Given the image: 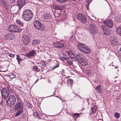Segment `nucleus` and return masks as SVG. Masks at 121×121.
Segmentation results:
<instances>
[{
	"label": "nucleus",
	"mask_w": 121,
	"mask_h": 121,
	"mask_svg": "<svg viewBox=\"0 0 121 121\" xmlns=\"http://www.w3.org/2000/svg\"><path fill=\"white\" fill-rule=\"evenodd\" d=\"M40 41L39 40H34L32 42V43L33 45H38L40 43Z\"/></svg>",
	"instance_id": "a878e982"
},
{
	"label": "nucleus",
	"mask_w": 121,
	"mask_h": 121,
	"mask_svg": "<svg viewBox=\"0 0 121 121\" xmlns=\"http://www.w3.org/2000/svg\"><path fill=\"white\" fill-rule=\"evenodd\" d=\"M18 58L17 57V58H16V59L17 60V61H18V64H20V60H18L17 59Z\"/></svg>",
	"instance_id": "8fccbe9b"
},
{
	"label": "nucleus",
	"mask_w": 121,
	"mask_h": 121,
	"mask_svg": "<svg viewBox=\"0 0 121 121\" xmlns=\"http://www.w3.org/2000/svg\"><path fill=\"white\" fill-rule=\"evenodd\" d=\"M120 51H121V49L120 48Z\"/></svg>",
	"instance_id": "e2e57ef3"
},
{
	"label": "nucleus",
	"mask_w": 121,
	"mask_h": 121,
	"mask_svg": "<svg viewBox=\"0 0 121 121\" xmlns=\"http://www.w3.org/2000/svg\"><path fill=\"white\" fill-rule=\"evenodd\" d=\"M60 16V14L58 13H56L55 14V17H58Z\"/></svg>",
	"instance_id": "58836bf2"
},
{
	"label": "nucleus",
	"mask_w": 121,
	"mask_h": 121,
	"mask_svg": "<svg viewBox=\"0 0 121 121\" xmlns=\"http://www.w3.org/2000/svg\"><path fill=\"white\" fill-rule=\"evenodd\" d=\"M60 99H61V98H60Z\"/></svg>",
	"instance_id": "774afa93"
},
{
	"label": "nucleus",
	"mask_w": 121,
	"mask_h": 121,
	"mask_svg": "<svg viewBox=\"0 0 121 121\" xmlns=\"http://www.w3.org/2000/svg\"><path fill=\"white\" fill-rule=\"evenodd\" d=\"M11 2L12 3H14L15 1L16 0H10Z\"/></svg>",
	"instance_id": "de8ad7c7"
},
{
	"label": "nucleus",
	"mask_w": 121,
	"mask_h": 121,
	"mask_svg": "<svg viewBox=\"0 0 121 121\" xmlns=\"http://www.w3.org/2000/svg\"><path fill=\"white\" fill-rule=\"evenodd\" d=\"M80 97V98H81V97Z\"/></svg>",
	"instance_id": "338daca9"
},
{
	"label": "nucleus",
	"mask_w": 121,
	"mask_h": 121,
	"mask_svg": "<svg viewBox=\"0 0 121 121\" xmlns=\"http://www.w3.org/2000/svg\"><path fill=\"white\" fill-rule=\"evenodd\" d=\"M78 114L75 113L73 115V117H74L76 118L78 117Z\"/></svg>",
	"instance_id": "79ce46f5"
},
{
	"label": "nucleus",
	"mask_w": 121,
	"mask_h": 121,
	"mask_svg": "<svg viewBox=\"0 0 121 121\" xmlns=\"http://www.w3.org/2000/svg\"><path fill=\"white\" fill-rule=\"evenodd\" d=\"M16 102V98L15 96L13 95L9 96L6 101L8 105L10 107L13 106Z\"/></svg>",
	"instance_id": "20e7f679"
},
{
	"label": "nucleus",
	"mask_w": 121,
	"mask_h": 121,
	"mask_svg": "<svg viewBox=\"0 0 121 121\" xmlns=\"http://www.w3.org/2000/svg\"><path fill=\"white\" fill-rule=\"evenodd\" d=\"M8 29L10 31L19 32L21 31L20 27L15 25H11L8 26Z\"/></svg>",
	"instance_id": "0eeeda50"
},
{
	"label": "nucleus",
	"mask_w": 121,
	"mask_h": 121,
	"mask_svg": "<svg viewBox=\"0 0 121 121\" xmlns=\"http://www.w3.org/2000/svg\"><path fill=\"white\" fill-rule=\"evenodd\" d=\"M78 48L81 51L86 54H89L91 50L87 46H77Z\"/></svg>",
	"instance_id": "6e6552de"
},
{
	"label": "nucleus",
	"mask_w": 121,
	"mask_h": 121,
	"mask_svg": "<svg viewBox=\"0 0 121 121\" xmlns=\"http://www.w3.org/2000/svg\"><path fill=\"white\" fill-rule=\"evenodd\" d=\"M21 8L17 5H14L11 7V11L13 14H16L17 12Z\"/></svg>",
	"instance_id": "f8f14e48"
},
{
	"label": "nucleus",
	"mask_w": 121,
	"mask_h": 121,
	"mask_svg": "<svg viewBox=\"0 0 121 121\" xmlns=\"http://www.w3.org/2000/svg\"><path fill=\"white\" fill-rule=\"evenodd\" d=\"M114 116L117 119L119 118L120 117V114L117 112H116L114 114Z\"/></svg>",
	"instance_id": "2f4dec72"
},
{
	"label": "nucleus",
	"mask_w": 121,
	"mask_h": 121,
	"mask_svg": "<svg viewBox=\"0 0 121 121\" xmlns=\"http://www.w3.org/2000/svg\"><path fill=\"white\" fill-rule=\"evenodd\" d=\"M25 104H26V106L29 108H31L32 107V104L29 103L28 101H26Z\"/></svg>",
	"instance_id": "7c9ffc66"
},
{
	"label": "nucleus",
	"mask_w": 121,
	"mask_h": 121,
	"mask_svg": "<svg viewBox=\"0 0 121 121\" xmlns=\"http://www.w3.org/2000/svg\"><path fill=\"white\" fill-rule=\"evenodd\" d=\"M91 110L92 113L95 112L97 110V107L96 106L93 105L91 108Z\"/></svg>",
	"instance_id": "cd10ccee"
},
{
	"label": "nucleus",
	"mask_w": 121,
	"mask_h": 121,
	"mask_svg": "<svg viewBox=\"0 0 121 121\" xmlns=\"http://www.w3.org/2000/svg\"><path fill=\"white\" fill-rule=\"evenodd\" d=\"M18 110L15 114L16 116H17L20 115L23 112V110L22 109H20Z\"/></svg>",
	"instance_id": "4be33fe9"
},
{
	"label": "nucleus",
	"mask_w": 121,
	"mask_h": 121,
	"mask_svg": "<svg viewBox=\"0 0 121 121\" xmlns=\"http://www.w3.org/2000/svg\"><path fill=\"white\" fill-rule=\"evenodd\" d=\"M73 55L71 52L70 51L67 52V54L62 55V56H60V57L62 60H66L69 64L72 65L73 64V59L76 60L74 56H73Z\"/></svg>",
	"instance_id": "f257e3e1"
},
{
	"label": "nucleus",
	"mask_w": 121,
	"mask_h": 121,
	"mask_svg": "<svg viewBox=\"0 0 121 121\" xmlns=\"http://www.w3.org/2000/svg\"><path fill=\"white\" fill-rule=\"evenodd\" d=\"M26 3L25 0H18L17 2V5L21 8Z\"/></svg>",
	"instance_id": "f3484780"
},
{
	"label": "nucleus",
	"mask_w": 121,
	"mask_h": 121,
	"mask_svg": "<svg viewBox=\"0 0 121 121\" xmlns=\"http://www.w3.org/2000/svg\"><path fill=\"white\" fill-rule=\"evenodd\" d=\"M40 64L41 65L44 66H45V62L44 61H43L41 62H40Z\"/></svg>",
	"instance_id": "37998d69"
},
{
	"label": "nucleus",
	"mask_w": 121,
	"mask_h": 121,
	"mask_svg": "<svg viewBox=\"0 0 121 121\" xmlns=\"http://www.w3.org/2000/svg\"><path fill=\"white\" fill-rule=\"evenodd\" d=\"M65 80H67V83L68 85H69L71 86L73 83V81L70 78H65Z\"/></svg>",
	"instance_id": "aec40b11"
},
{
	"label": "nucleus",
	"mask_w": 121,
	"mask_h": 121,
	"mask_svg": "<svg viewBox=\"0 0 121 121\" xmlns=\"http://www.w3.org/2000/svg\"><path fill=\"white\" fill-rule=\"evenodd\" d=\"M38 79H37V80L35 81V83L36 82H37V81H38Z\"/></svg>",
	"instance_id": "bf43d9fd"
},
{
	"label": "nucleus",
	"mask_w": 121,
	"mask_h": 121,
	"mask_svg": "<svg viewBox=\"0 0 121 121\" xmlns=\"http://www.w3.org/2000/svg\"><path fill=\"white\" fill-rule=\"evenodd\" d=\"M1 92L3 98L4 99L7 98L9 93V91L8 87L3 88Z\"/></svg>",
	"instance_id": "423d86ee"
},
{
	"label": "nucleus",
	"mask_w": 121,
	"mask_h": 121,
	"mask_svg": "<svg viewBox=\"0 0 121 121\" xmlns=\"http://www.w3.org/2000/svg\"><path fill=\"white\" fill-rule=\"evenodd\" d=\"M65 72V70L64 69H62L61 71H60V72H61V73H64Z\"/></svg>",
	"instance_id": "603ef678"
},
{
	"label": "nucleus",
	"mask_w": 121,
	"mask_h": 121,
	"mask_svg": "<svg viewBox=\"0 0 121 121\" xmlns=\"http://www.w3.org/2000/svg\"><path fill=\"white\" fill-rule=\"evenodd\" d=\"M40 114L38 113V112L36 111L34 112L33 115L34 117L39 118V115Z\"/></svg>",
	"instance_id": "bb28decb"
},
{
	"label": "nucleus",
	"mask_w": 121,
	"mask_h": 121,
	"mask_svg": "<svg viewBox=\"0 0 121 121\" xmlns=\"http://www.w3.org/2000/svg\"><path fill=\"white\" fill-rule=\"evenodd\" d=\"M73 95H74V96H77V95H78L77 94H76L74 92H73Z\"/></svg>",
	"instance_id": "6e6d98bb"
},
{
	"label": "nucleus",
	"mask_w": 121,
	"mask_h": 121,
	"mask_svg": "<svg viewBox=\"0 0 121 121\" xmlns=\"http://www.w3.org/2000/svg\"><path fill=\"white\" fill-rule=\"evenodd\" d=\"M23 107L22 100L18 96H17V102L14 106V109L16 110L22 109Z\"/></svg>",
	"instance_id": "7ed1b4c3"
},
{
	"label": "nucleus",
	"mask_w": 121,
	"mask_h": 121,
	"mask_svg": "<svg viewBox=\"0 0 121 121\" xmlns=\"http://www.w3.org/2000/svg\"><path fill=\"white\" fill-rule=\"evenodd\" d=\"M46 115L45 114H40L39 115V119H43L44 118L46 117Z\"/></svg>",
	"instance_id": "c9c22d12"
},
{
	"label": "nucleus",
	"mask_w": 121,
	"mask_h": 121,
	"mask_svg": "<svg viewBox=\"0 0 121 121\" xmlns=\"http://www.w3.org/2000/svg\"><path fill=\"white\" fill-rule=\"evenodd\" d=\"M73 56H74L75 58L77 59L75 61H76L77 60L79 63V62H81V61L84 58V56L81 54L77 55H76V56L73 55Z\"/></svg>",
	"instance_id": "2eb2a0df"
},
{
	"label": "nucleus",
	"mask_w": 121,
	"mask_h": 121,
	"mask_svg": "<svg viewBox=\"0 0 121 121\" xmlns=\"http://www.w3.org/2000/svg\"><path fill=\"white\" fill-rule=\"evenodd\" d=\"M70 73L72 74H73L74 75V73H72V72H70Z\"/></svg>",
	"instance_id": "4d7b16f0"
},
{
	"label": "nucleus",
	"mask_w": 121,
	"mask_h": 121,
	"mask_svg": "<svg viewBox=\"0 0 121 121\" xmlns=\"http://www.w3.org/2000/svg\"><path fill=\"white\" fill-rule=\"evenodd\" d=\"M110 38V42L109 43V45H117L118 44V41L117 40L114 36Z\"/></svg>",
	"instance_id": "9b49d317"
},
{
	"label": "nucleus",
	"mask_w": 121,
	"mask_h": 121,
	"mask_svg": "<svg viewBox=\"0 0 121 121\" xmlns=\"http://www.w3.org/2000/svg\"><path fill=\"white\" fill-rule=\"evenodd\" d=\"M36 53V52L35 50H32L29 53H26V56L28 57V58H30V57L34 56Z\"/></svg>",
	"instance_id": "a211bd4d"
},
{
	"label": "nucleus",
	"mask_w": 121,
	"mask_h": 121,
	"mask_svg": "<svg viewBox=\"0 0 121 121\" xmlns=\"http://www.w3.org/2000/svg\"><path fill=\"white\" fill-rule=\"evenodd\" d=\"M53 8L56 10H61L62 9L61 6H59L57 5L54 6Z\"/></svg>",
	"instance_id": "c756f323"
},
{
	"label": "nucleus",
	"mask_w": 121,
	"mask_h": 121,
	"mask_svg": "<svg viewBox=\"0 0 121 121\" xmlns=\"http://www.w3.org/2000/svg\"><path fill=\"white\" fill-rule=\"evenodd\" d=\"M34 25L35 28L37 30L40 29L41 30H44L45 27L44 26L41 25V23L39 21L36 20L34 22Z\"/></svg>",
	"instance_id": "39448f33"
},
{
	"label": "nucleus",
	"mask_w": 121,
	"mask_h": 121,
	"mask_svg": "<svg viewBox=\"0 0 121 121\" xmlns=\"http://www.w3.org/2000/svg\"><path fill=\"white\" fill-rule=\"evenodd\" d=\"M113 121H118L117 120H114Z\"/></svg>",
	"instance_id": "13d9d810"
},
{
	"label": "nucleus",
	"mask_w": 121,
	"mask_h": 121,
	"mask_svg": "<svg viewBox=\"0 0 121 121\" xmlns=\"http://www.w3.org/2000/svg\"><path fill=\"white\" fill-rule=\"evenodd\" d=\"M33 14L32 11L30 10H24L22 15V17L26 21H30L33 16Z\"/></svg>",
	"instance_id": "f03ea898"
},
{
	"label": "nucleus",
	"mask_w": 121,
	"mask_h": 121,
	"mask_svg": "<svg viewBox=\"0 0 121 121\" xmlns=\"http://www.w3.org/2000/svg\"><path fill=\"white\" fill-rule=\"evenodd\" d=\"M91 72V71L89 69H87L86 71V74L87 76L90 75Z\"/></svg>",
	"instance_id": "473e14b6"
},
{
	"label": "nucleus",
	"mask_w": 121,
	"mask_h": 121,
	"mask_svg": "<svg viewBox=\"0 0 121 121\" xmlns=\"http://www.w3.org/2000/svg\"><path fill=\"white\" fill-rule=\"evenodd\" d=\"M1 99V96H0V100Z\"/></svg>",
	"instance_id": "052dcab7"
},
{
	"label": "nucleus",
	"mask_w": 121,
	"mask_h": 121,
	"mask_svg": "<svg viewBox=\"0 0 121 121\" xmlns=\"http://www.w3.org/2000/svg\"><path fill=\"white\" fill-rule=\"evenodd\" d=\"M11 34H8L4 35V39L6 40H11Z\"/></svg>",
	"instance_id": "5701e85b"
},
{
	"label": "nucleus",
	"mask_w": 121,
	"mask_h": 121,
	"mask_svg": "<svg viewBox=\"0 0 121 121\" xmlns=\"http://www.w3.org/2000/svg\"><path fill=\"white\" fill-rule=\"evenodd\" d=\"M104 34L106 35H108L111 34V31L109 29H106L104 31Z\"/></svg>",
	"instance_id": "b1692460"
},
{
	"label": "nucleus",
	"mask_w": 121,
	"mask_h": 121,
	"mask_svg": "<svg viewBox=\"0 0 121 121\" xmlns=\"http://www.w3.org/2000/svg\"><path fill=\"white\" fill-rule=\"evenodd\" d=\"M77 18L79 20L83 23H85L86 21V17L83 14L79 13L77 16Z\"/></svg>",
	"instance_id": "1a4fd4ad"
},
{
	"label": "nucleus",
	"mask_w": 121,
	"mask_h": 121,
	"mask_svg": "<svg viewBox=\"0 0 121 121\" xmlns=\"http://www.w3.org/2000/svg\"><path fill=\"white\" fill-rule=\"evenodd\" d=\"M103 22L108 27L110 28H112L113 25V23L111 20H106L104 21Z\"/></svg>",
	"instance_id": "dca6fc26"
},
{
	"label": "nucleus",
	"mask_w": 121,
	"mask_h": 121,
	"mask_svg": "<svg viewBox=\"0 0 121 121\" xmlns=\"http://www.w3.org/2000/svg\"><path fill=\"white\" fill-rule=\"evenodd\" d=\"M117 32L118 34L120 35L121 36V26H119L117 28Z\"/></svg>",
	"instance_id": "393cba45"
},
{
	"label": "nucleus",
	"mask_w": 121,
	"mask_h": 121,
	"mask_svg": "<svg viewBox=\"0 0 121 121\" xmlns=\"http://www.w3.org/2000/svg\"><path fill=\"white\" fill-rule=\"evenodd\" d=\"M33 68L34 70L37 72H38L39 71V69L36 66H33Z\"/></svg>",
	"instance_id": "e433bc0d"
},
{
	"label": "nucleus",
	"mask_w": 121,
	"mask_h": 121,
	"mask_svg": "<svg viewBox=\"0 0 121 121\" xmlns=\"http://www.w3.org/2000/svg\"><path fill=\"white\" fill-rule=\"evenodd\" d=\"M86 8H87V9H88V7H87Z\"/></svg>",
	"instance_id": "680f3d73"
},
{
	"label": "nucleus",
	"mask_w": 121,
	"mask_h": 121,
	"mask_svg": "<svg viewBox=\"0 0 121 121\" xmlns=\"http://www.w3.org/2000/svg\"><path fill=\"white\" fill-rule=\"evenodd\" d=\"M81 35H83V34L82 35V34H81Z\"/></svg>",
	"instance_id": "0e129e2a"
},
{
	"label": "nucleus",
	"mask_w": 121,
	"mask_h": 121,
	"mask_svg": "<svg viewBox=\"0 0 121 121\" xmlns=\"http://www.w3.org/2000/svg\"><path fill=\"white\" fill-rule=\"evenodd\" d=\"M81 62H79V63L81 64V65L83 66L86 65L87 64V60L85 59L84 58L81 61Z\"/></svg>",
	"instance_id": "412c9836"
},
{
	"label": "nucleus",
	"mask_w": 121,
	"mask_h": 121,
	"mask_svg": "<svg viewBox=\"0 0 121 121\" xmlns=\"http://www.w3.org/2000/svg\"><path fill=\"white\" fill-rule=\"evenodd\" d=\"M90 0H86V2L88 3H90L91 1H90Z\"/></svg>",
	"instance_id": "3c124183"
},
{
	"label": "nucleus",
	"mask_w": 121,
	"mask_h": 121,
	"mask_svg": "<svg viewBox=\"0 0 121 121\" xmlns=\"http://www.w3.org/2000/svg\"><path fill=\"white\" fill-rule=\"evenodd\" d=\"M9 56L10 57H12V58H14L15 56V55H13V54H10Z\"/></svg>",
	"instance_id": "a18cd8bd"
},
{
	"label": "nucleus",
	"mask_w": 121,
	"mask_h": 121,
	"mask_svg": "<svg viewBox=\"0 0 121 121\" xmlns=\"http://www.w3.org/2000/svg\"><path fill=\"white\" fill-rule=\"evenodd\" d=\"M118 53L119 54V58L121 59V53H119L120 52H119V51H118Z\"/></svg>",
	"instance_id": "09e8293b"
},
{
	"label": "nucleus",
	"mask_w": 121,
	"mask_h": 121,
	"mask_svg": "<svg viewBox=\"0 0 121 121\" xmlns=\"http://www.w3.org/2000/svg\"><path fill=\"white\" fill-rule=\"evenodd\" d=\"M59 66V63H57L55 65L52 67V70H53L54 69H55L58 68Z\"/></svg>",
	"instance_id": "72a5a7b5"
},
{
	"label": "nucleus",
	"mask_w": 121,
	"mask_h": 121,
	"mask_svg": "<svg viewBox=\"0 0 121 121\" xmlns=\"http://www.w3.org/2000/svg\"><path fill=\"white\" fill-rule=\"evenodd\" d=\"M100 87L101 86H99L95 88L96 91L100 93H101L102 92L101 89Z\"/></svg>",
	"instance_id": "c85d7f7f"
},
{
	"label": "nucleus",
	"mask_w": 121,
	"mask_h": 121,
	"mask_svg": "<svg viewBox=\"0 0 121 121\" xmlns=\"http://www.w3.org/2000/svg\"><path fill=\"white\" fill-rule=\"evenodd\" d=\"M64 46H56V47L57 48H63Z\"/></svg>",
	"instance_id": "49530a36"
},
{
	"label": "nucleus",
	"mask_w": 121,
	"mask_h": 121,
	"mask_svg": "<svg viewBox=\"0 0 121 121\" xmlns=\"http://www.w3.org/2000/svg\"><path fill=\"white\" fill-rule=\"evenodd\" d=\"M89 31L92 34H95L97 30V27L95 25L91 24L89 27Z\"/></svg>",
	"instance_id": "9d476101"
},
{
	"label": "nucleus",
	"mask_w": 121,
	"mask_h": 121,
	"mask_svg": "<svg viewBox=\"0 0 121 121\" xmlns=\"http://www.w3.org/2000/svg\"><path fill=\"white\" fill-rule=\"evenodd\" d=\"M11 76H12V78H14L15 77V76L13 74L12 75H11Z\"/></svg>",
	"instance_id": "864d4df0"
},
{
	"label": "nucleus",
	"mask_w": 121,
	"mask_h": 121,
	"mask_svg": "<svg viewBox=\"0 0 121 121\" xmlns=\"http://www.w3.org/2000/svg\"><path fill=\"white\" fill-rule=\"evenodd\" d=\"M37 48H38V47H37Z\"/></svg>",
	"instance_id": "69168bd1"
},
{
	"label": "nucleus",
	"mask_w": 121,
	"mask_h": 121,
	"mask_svg": "<svg viewBox=\"0 0 121 121\" xmlns=\"http://www.w3.org/2000/svg\"><path fill=\"white\" fill-rule=\"evenodd\" d=\"M17 23L20 25L23 26V23L21 22L19 20H16Z\"/></svg>",
	"instance_id": "f704fd0d"
},
{
	"label": "nucleus",
	"mask_w": 121,
	"mask_h": 121,
	"mask_svg": "<svg viewBox=\"0 0 121 121\" xmlns=\"http://www.w3.org/2000/svg\"><path fill=\"white\" fill-rule=\"evenodd\" d=\"M57 1L60 2H63V3H64L66 2V1L67 0H56Z\"/></svg>",
	"instance_id": "a19ab883"
},
{
	"label": "nucleus",
	"mask_w": 121,
	"mask_h": 121,
	"mask_svg": "<svg viewBox=\"0 0 121 121\" xmlns=\"http://www.w3.org/2000/svg\"><path fill=\"white\" fill-rule=\"evenodd\" d=\"M101 27L104 31V30H106V29H107L106 28L105 26L104 25H103Z\"/></svg>",
	"instance_id": "ea45409f"
},
{
	"label": "nucleus",
	"mask_w": 121,
	"mask_h": 121,
	"mask_svg": "<svg viewBox=\"0 0 121 121\" xmlns=\"http://www.w3.org/2000/svg\"><path fill=\"white\" fill-rule=\"evenodd\" d=\"M80 45H83V44H82L81 43H79L77 44V45H80Z\"/></svg>",
	"instance_id": "5fc2aeb1"
},
{
	"label": "nucleus",
	"mask_w": 121,
	"mask_h": 121,
	"mask_svg": "<svg viewBox=\"0 0 121 121\" xmlns=\"http://www.w3.org/2000/svg\"><path fill=\"white\" fill-rule=\"evenodd\" d=\"M17 57L18 58L17 59L18 60H20V61H21L22 60V59L20 58L19 57V56L18 55H17V56H16V58H17Z\"/></svg>",
	"instance_id": "c03bdc74"
},
{
	"label": "nucleus",
	"mask_w": 121,
	"mask_h": 121,
	"mask_svg": "<svg viewBox=\"0 0 121 121\" xmlns=\"http://www.w3.org/2000/svg\"><path fill=\"white\" fill-rule=\"evenodd\" d=\"M2 5L6 9L7 8L8 5L5 1V0H0Z\"/></svg>",
	"instance_id": "6ab92c4d"
},
{
	"label": "nucleus",
	"mask_w": 121,
	"mask_h": 121,
	"mask_svg": "<svg viewBox=\"0 0 121 121\" xmlns=\"http://www.w3.org/2000/svg\"><path fill=\"white\" fill-rule=\"evenodd\" d=\"M30 39L28 36L24 35L23 37V43L24 45L28 44L30 41Z\"/></svg>",
	"instance_id": "4468645a"
},
{
	"label": "nucleus",
	"mask_w": 121,
	"mask_h": 121,
	"mask_svg": "<svg viewBox=\"0 0 121 121\" xmlns=\"http://www.w3.org/2000/svg\"><path fill=\"white\" fill-rule=\"evenodd\" d=\"M54 43L56 44V45H64L63 43H60L59 42H56L54 43Z\"/></svg>",
	"instance_id": "4c0bfd02"
},
{
	"label": "nucleus",
	"mask_w": 121,
	"mask_h": 121,
	"mask_svg": "<svg viewBox=\"0 0 121 121\" xmlns=\"http://www.w3.org/2000/svg\"><path fill=\"white\" fill-rule=\"evenodd\" d=\"M43 19L45 21H51L53 19L52 16L49 13L45 14L43 17Z\"/></svg>",
	"instance_id": "ddd939ff"
}]
</instances>
